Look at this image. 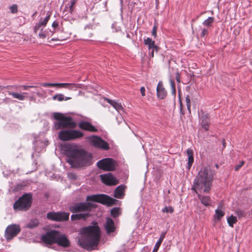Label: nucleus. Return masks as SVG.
I'll return each instance as SVG.
<instances>
[{
  "mask_svg": "<svg viewBox=\"0 0 252 252\" xmlns=\"http://www.w3.org/2000/svg\"><path fill=\"white\" fill-rule=\"evenodd\" d=\"M180 106H181V112H182V105L181 103L180 104ZM182 113L183 114V113Z\"/></svg>",
  "mask_w": 252,
  "mask_h": 252,
  "instance_id": "obj_58",
  "label": "nucleus"
},
{
  "mask_svg": "<svg viewBox=\"0 0 252 252\" xmlns=\"http://www.w3.org/2000/svg\"><path fill=\"white\" fill-rule=\"evenodd\" d=\"M187 154L188 156V162L187 168L188 170H189L194 161L193 152L191 149H188L187 150Z\"/></svg>",
  "mask_w": 252,
  "mask_h": 252,
  "instance_id": "obj_27",
  "label": "nucleus"
},
{
  "mask_svg": "<svg viewBox=\"0 0 252 252\" xmlns=\"http://www.w3.org/2000/svg\"><path fill=\"white\" fill-rule=\"evenodd\" d=\"M174 212V209L171 206L165 207L162 209V213H172Z\"/></svg>",
  "mask_w": 252,
  "mask_h": 252,
  "instance_id": "obj_38",
  "label": "nucleus"
},
{
  "mask_svg": "<svg viewBox=\"0 0 252 252\" xmlns=\"http://www.w3.org/2000/svg\"><path fill=\"white\" fill-rule=\"evenodd\" d=\"M185 101L186 102V105L187 106L188 110L189 111V113H191V109H190L191 103H190V96L189 95H187L186 96Z\"/></svg>",
  "mask_w": 252,
  "mask_h": 252,
  "instance_id": "obj_36",
  "label": "nucleus"
},
{
  "mask_svg": "<svg viewBox=\"0 0 252 252\" xmlns=\"http://www.w3.org/2000/svg\"><path fill=\"white\" fill-rule=\"evenodd\" d=\"M210 29L208 28L204 27L203 28L200 33V36L201 38H205L209 33V30Z\"/></svg>",
  "mask_w": 252,
  "mask_h": 252,
  "instance_id": "obj_35",
  "label": "nucleus"
},
{
  "mask_svg": "<svg viewBox=\"0 0 252 252\" xmlns=\"http://www.w3.org/2000/svg\"><path fill=\"white\" fill-rule=\"evenodd\" d=\"M244 164V161H241L240 162V163L239 164H237L235 166V170L236 171H237L243 165V164Z\"/></svg>",
  "mask_w": 252,
  "mask_h": 252,
  "instance_id": "obj_43",
  "label": "nucleus"
},
{
  "mask_svg": "<svg viewBox=\"0 0 252 252\" xmlns=\"http://www.w3.org/2000/svg\"><path fill=\"white\" fill-rule=\"evenodd\" d=\"M39 224V221L37 219H33L27 224V227L30 228H33L37 226Z\"/></svg>",
  "mask_w": 252,
  "mask_h": 252,
  "instance_id": "obj_31",
  "label": "nucleus"
},
{
  "mask_svg": "<svg viewBox=\"0 0 252 252\" xmlns=\"http://www.w3.org/2000/svg\"><path fill=\"white\" fill-rule=\"evenodd\" d=\"M152 35L154 36L155 37L157 36V26H154L152 31Z\"/></svg>",
  "mask_w": 252,
  "mask_h": 252,
  "instance_id": "obj_44",
  "label": "nucleus"
},
{
  "mask_svg": "<svg viewBox=\"0 0 252 252\" xmlns=\"http://www.w3.org/2000/svg\"><path fill=\"white\" fill-rule=\"evenodd\" d=\"M115 109L119 112L120 110L123 109V107L121 103H118L116 101H114V102L112 104V105Z\"/></svg>",
  "mask_w": 252,
  "mask_h": 252,
  "instance_id": "obj_37",
  "label": "nucleus"
},
{
  "mask_svg": "<svg viewBox=\"0 0 252 252\" xmlns=\"http://www.w3.org/2000/svg\"><path fill=\"white\" fill-rule=\"evenodd\" d=\"M141 95L144 96L145 95V89L144 87H141L140 89Z\"/></svg>",
  "mask_w": 252,
  "mask_h": 252,
  "instance_id": "obj_46",
  "label": "nucleus"
},
{
  "mask_svg": "<svg viewBox=\"0 0 252 252\" xmlns=\"http://www.w3.org/2000/svg\"><path fill=\"white\" fill-rule=\"evenodd\" d=\"M32 202V194L31 193H24L15 202L13 209L15 211H26L31 207Z\"/></svg>",
  "mask_w": 252,
  "mask_h": 252,
  "instance_id": "obj_5",
  "label": "nucleus"
},
{
  "mask_svg": "<svg viewBox=\"0 0 252 252\" xmlns=\"http://www.w3.org/2000/svg\"><path fill=\"white\" fill-rule=\"evenodd\" d=\"M197 194L199 199L200 200L202 204L206 207H209L211 205L212 200L209 196H205L201 195L200 192L196 193Z\"/></svg>",
  "mask_w": 252,
  "mask_h": 252,
  "instance_id": "obj_24",
  "label": "nucleus"
},
{
  "mask_svg": "<svg viewBox=\"0 0 252 252\" xmlns=\"http://www.w3.org/2000/svg\"><path fill=\"white\" fill-rule=\"evenodd\" d=\"M69 216V213L64 212H51L47 214L48 219L56 221H66L68 220Z\"/></svg>",
  "mask_w": 252,
  "mask_h": 252,
  "instance_id": "obj_11",
  "label": "nucleus"
},
{
  "mask_svg": "<svg viewBox=\"0 0 252 252\" xmlns=\"http://www.w3.org/2000/svg\"><path fill=\"white\" fill-rule=\"evenodd\" d=\"M73 10V7H71V5H70L69 6V11L70 12L72 13Z\"/></svg>",
  "mask_w": 252,
  "mask_h": 252,
  "instance_id": "obj_55",
  "label": "nucleus"
},
{
  "mask_svg": "<svg viewBox=\"0 0 252 252\" xmlns=\"http://www.w3.org/2000/svg\"><path fill=\"white\" fill-rule=\"evenodd\" d=\"M157 96L158 98L164 99L166 95L167 92L163 87L161 82H159L157 88Z\"/></svg>",
  "mask_w": 252,
  "mask_h": 252,
  "instance_id": "obj_23",
  "label": "nucleus"
},
{
  "mask_svg": "<svg viewBox=\"0 0 252 252\" xmlns=\"http://www.w3.org/2000/svg\"><path fill=\"white\" fill-rule=\"evenodd\" d=\"M90 216L91 214L89 212L73 214L71 216V220L73 221L79 220H86Z\"/></svg>",
  "mask_w": 252,
  "mask_h": 252,
  "instance_id": "obj_22",
  "label": "nucleus"
},
{
  "mask_svg": "<svg viewBox=\"0 0 252 252\" xmlns=\"http://www.w3.org/2000/svg\"><path fill=\"white\" fill-rule=\"evenodd\" d=\"M58 22H57V21H54L53 23H52V27H53L54 28H57L58 27Z\"/></svg>",
  "mask_w": 252,
  "mask_h": 252,
  "instance_id": "obj_49",
  "label": "nucleus"
},
{
  "mask_svg": "<svg viewBox=\"0 0 252 252\" xmlns=\"http://www.w3.org/2000/svg\"><path fill=\"white\" fill-rule=\"evenodd\" d=\"M213 176L212 170L207 167L202 169L194 181L192 190L196 193H208L211 189Z\"/></svg>",
  "mask_w": 252,
  "mask_h": 252,
  "instance_id": "obj_3",
  "label": "nucleus"
},
{
  "mask_svg": "<svg viewBox=\"0 0 252 252\" xmlns=\"http://www.w3.org/2000/svg\"><path fill=\"white\" fill-rule=\"evenodd\" d=\"M165 234L166 233L164 232V233H162L160 236V237L158 239V240L157 242V243H156L155 245V247H154V248L153 249V252H157V251H158L161 243L162 242L164 237H165Z\"/></svg>",
  "mask_w": 252,
  "mask_h": 252,
  "instance_id": "obj_28",
  "label": "nucleus"
},
{
  "mask_svg": "<svg viewBox=\"0 0 252 252\" xmlns=\"http://www.w3.org/2000/svg\"><path fill=\"white\" fill-rule=\"evenodd\" d=\"M57 83H44L42 84V86L43 87H56Z\"/></svg>",
  "mask_w": 252,
  "mask_h": 252,
  "instance_id": "obj_41",
  "label": "nucleus"
},
{
  "mask_svg": "<svg viewBox=\"0 0 252 252\" xmlns=\"http://www.w3.org/2000/svg\"><path fill=\"white\" fill-rule=\"evenodd\" d=\"M126 188V186L121 185L118 186L114 192V196L118 199H122L125 195V190Z\"/></svg>",
  "mask_w": 252,
  "mask_h": 252,
  "instance_id": "obj_20",
  "label": "nucleus"
},
{
  "mask_svg": "<svg viewBox=\"0 0 252 252\" xmlns=\"http://www.w3.org/2000/svg\"><path fill=\"white\" fill-rule=\"evenodd\" d=\"M170 86H171L172 90H174V88H175V82H174V80H173L172 79H170Z\"/></svg>",
  "mask_w": 252,
  "mask_h": 252,
  "instance_id": "obj_45",
  "label": "nucleus"
},
{
  "mask_svg": "<svg viewBox=\"0 0 252 252\" xmlns=\"http://www.w3.org/2000/svg\"><path fill=\"white\" fill-rule=\"evenodd\" d=\"M68 158L66 162L71 167L81 168L92 164V156L85 150L75 145H69L65 150Z\"/></svg>",
  "mask_w": 252,
  "mask_h": 252,
  "instance_id": "obj_1",
  "label": "nucleus"
},
{
  "mask_svg": "<svg viewBox=\"0 0 252 252\" xmlns=\"http://www.w3.org/2000/svg\"><path fill=\"white\" fill-rule=\"evenodd\" d=\"M216 167L218 168H219V165L218 164H216Z\"/></svg>",
  "mask_w": 252,
  "mask_h": 252,
  "instance_id": "obj_59",
  "label": "nucleus"
},
{
  "mask_svg": "<svg viewBox=\"0 0 252 252\" xmlns=\"http://www.w3.org/2000/svg\"><path fill=\"white\" fill-rule=\"evenodd\" d=\"M144 43L147 45L149 48V54L151 57H154V52H158V47L155 44L154 40L149 37L144 39Z\"/></svg>",
  "mask_w": 252,
  "mask_h": 252,
  "instance_id": "obj_15",
  "label": "nucleus"
},
{
  "mask_svg": "<svg viewBox=\"0 0 252 252\" xmlns=\"http://www.w3.org/2000/svg\"><path fill=\"white\" fill-rule=\"evenodd\" d=\"M106 100L108 102L109 104L112 105V104L114 102V100H111L109 98H106Z\"/></svg>",
  "mask_w": 252,
  "mask_h": 252,
  "instance_id": "obj_52",
  "label": "nucleus"
},
{
  "mask_svg": "<svg viewBox=\"0 0 252 252\" xmlns=\"http://www.w3.org/2000/svg\"><path fill=\"white\" fill-rule=\"evenodd\" d=\"M225 213L223 211L220 209H217L215 210V219L220 220L224 215Z\"/></svg>",
  "mask_w": 252,
  "mask_h": 252,
  "instance_id": "obj_33",
  "label": "nucleus"
},
{
  "mask_svg": "<svg viewBox=\"0 0 252 252\" xmlns=\"http://www.w3.org/2000/svg\"><path fill=\"white\" fill-rule=\"evenodd\" d=\"M84 136V133L77 130H62L59 133V138L62 141L74 140Z\"/></svg>",
  "mask_w": 252,
  "mask_h": 252,
  "instance_id": "obj_7",
  "label": "nucleus"
},
{
  "mask_svg": "<svg viewBox=\"0 0 252 252\" xmlns=\"http://www.w3.org/2000/svg\"><path fill=\"white\" fill-rule=\"evenodd\" d=\"M237 214L239 218L244 217L246 216V213L242 210L238 209L237 210Z\"/></svg>",
  "mask_w": 252,
  "mask_h": 252,
  "instance_id": "obj_40",
  "label": "nucleus"
},
{
  "mask_svg": "<svg viewBox=\"0 0 252 252\" xmlns=\"http://www.w3.org/2000/svg\"><path fill=\"white\" fill-rule=\"evenodd\" d=\"M65 40V39H63V38L59 39V38H53L51 39V41H59V40L63 41V40Z\"/></svg>",
  "mask_w": 252,
  "mask_h": 252,
  "instance_id": "obj_51",
  "label": "nucleus"
},
{
  "mask_svg": "<svg viewBox=\"0 0 252 252\" xmlns=\"http://www.w3.org/2000/svg\"><path fill=\"white\" fill-rule=\"evenodd\" d=\"M227 220L229 225L231 227H233V224L236 223L237 221L236 217L233 216V215L229 217Z\"/></svg>",
  "mask_w": 252,
  "mask_h": 252,
  "instance_id": "obj_32",
  "label": "nucleus"
},
{
  "mask_svg": "<svg viewBox=\"0 0 252 252\" xmlns=\"http://www.w3.org/2000/svg\"><path fill=\"white\" fill-rule=\"evenodd\" d=\"M59 231L56 230L48 231L45 235L42 236V240L47 244L56 243L57 237L59 236Z\"/></svg>",
  "mask_w": 252,
  "mask_h": 252,
  "instance_id": "obj_12",
  "label": "nucleus"
},
{
  "mask_svg": "<svg viewBox=\"0 0 252 252\" xmlns=\"http://www.w3.org/2000/svg\"><path fill=\"white\" fill-rule=\"evenodd\" d=\"M51 17V14L47 13L46 17L44 19L41 18L38 23L34 27V32H37V31L40 29L41 27H45Z\"/></svg>",
  "mask_w": 252,
  "mask_h": 252,
  "instance_id": "obj_21",
  "label": "nucleus"
},
{
  "mask_svg": "<svg viewBox=\"0 0 252 252\" xmlns=\"http://www.w3.org/2000/svg\"><path fill=\"white\" fill-rule=\"evenodd\" d=\"M222 143L223 148H225L226 147V142L224 139H222Z\"/></svg>",
  "mask_w": 252,
  "mask_h": 252,
  "instance_id": "obj_54",
  "label": "nucleus"
},
{
  "mask_svg": "<svg viewBox=\"0 0 252 252\" xmlns=\"http://www.w3.org/2000/svg\"><path fill=\"white\" fill-rule=\"evenodd\" d=\"M96 165L98 168L104 171H113L115 170L117 163L111 158H105L99 160Z\"/></svg>",
  "mask_w": 252,
  "mask_h": 252,
  "instance_id": "obj_9",
  "label": "nucleus"
},
{
  "mask_svg": "<svg viewBox=\"0 0 252 252\" xmlns=\"http://www.w3.org/2000/svg\"><path fill=\"white\" fill-rule=\"evenodd\" d=\"M81 84L71 83H57L56 87L58 88H66L70 90L73 88H80Z\"/></svg>",
  "mask_w": 252,
  "mask_h": 252,
  "instance_id": "obj_25",
  "label": "nucleus"
},
{
  "mask_svg": "<svg viewBox=\"0 0 252 252\" xmlns=\"http://www.w3.org/2000/svg\"><path fill=\"white\" fill-rule=\"evenodd\" d=\"M38 36L42 39H44L46 37L45 33L42 31V29L41 30V32L38 34Z\"/></svg>",
  "mask_w": 252,
  "mask_h": 252,
  "instance_id": "obj_42",
  "label": "nucleus"
},
{
  "mask_svg": "<svg viewBox=\"0 0 252 252\" xmlns=\"http://www.w3.org/2000/svg\"><path fill=\"white\" fill-rule=\"evenodd\" d=\"M10 11L12 13H16L17 12H18V7H17V5L15 4H12L10 7Z\"/></svg>",
  "mask_w": 252,
  "mask_h": 252,
  "instance_id": "obj_39",
  "label": "nucleus"
},
{
  "mask_svg": "<svg viewBox=\"0 0 252 252\" xmlns=\"http://www.w3.org/2000/svg\"><path fill=\"white\" fill-rule=\"evenodd\" d=\"M7 93L9 95H12L13 98H16L19 100H25L27 98L26 95L28 94V93L26 92L22 93H17L8 91Z\"/></svg>",
  "mask_w": 252,
  "mask_h": 252,
  "instance_id": "obj_26",
  "label": "nucleus"
},
{
  "mask_svg": "<svg viewBox=\"0 0 252 252\" xmlns=\"http://www.w3.org/2000/svg\"><path fill=\"white\" fill-rule=\"evenodd\" d=\"M176 79L178 83H180V75L179 72L176 74Z\"/></svg>",
  "mask_w": 252,
  "mask_h": 252,
  "instance_id": "obj_47",
  "label": "nucleus"
},
{
  "mask_svg": "<svg viewBox=\"0 0 252 252\" xmlns=\"http://www.w3.org/2000/svg\"><path fill=\"white\" fill-rule=\"evenodd\" d=\"M0 88H2V87L1 86H0Z\"/></svg>",
  "mask_w": 252,
  "mask_h": 252,
  "instance_id": "obj_62",
  "label": "nucleus"
},
{
  "mask_svg": "<svg viewBox=\"0 0 252 252\" xmlns=\"http://www.w3.org/2000/svg\"><path fill=\"white\" fill-rule=\"evenodd\" d=\"M79 127L84 130L90 132H96L97 129L90 123L86 121H82L78 124Z\"/></svg>",
  "mask_w": 252,
  "mask_h": 252,
  "instance_id": "obj_17",
  "label": "nucleus"
},
{
  "mask_svg": "<svg viewBox=\"0 0 252 252\" xmlns=\"http://www.w3.org/2000/svg\"><path fill=\"white\" fill-rule=\"evenodd\" d=\"M12 87H13V86H7L6 88L8 89H9Z\"/></svg>",
  "mask_w": 252,
  "mask_h": 252,
  "instance_id": "obj_57",
  "label": "nucleus"
},
{
  "mask_svg": "<svg viewBox=\"0 0 252 252\" xmlns=\"http://www.w3.org/2000/svg\"><path fill=\"white\" fill-rule=\"evenodd\" d=\"M172 94L173 95H175L176 94V88H174V90H172Z\"/></svg>",
  "mask_w": 252,
  "mask_h": 252,
  "instance_id": "obj_56",
  "label": "nucleus"
},
{
  "mask_svg": "<svg viewBox=\"0 0 252 252\" xmlns=\"http://www.w3.org/2000/svg\"><path fill=\"white\" fill-rule=\"evenodd\" d=\"M199 119L201 121V126L206 131L209 129V125L210 124V120L209 118L208 114H205L203 111H201L200 113L199 114Z\"/></svg>",
  "mask_w": 252,
  "mask_h": 252,
  "instance_id": "obj_16",
  "label": "nucleus"
},
{
  "mask_svg": "<svg viewBox=\"0 0 252 252\" xmlns=\"http://www.w3.org/2000/svg\"><path fill=\"white\" fill-rule=\"evenodd\" d=\"M120 209L118 207L113 208L111 211V215L114 218H117L120 215Z\"/></svg>",
  "mask_w": 252,
  "mask_h": 252,
  "instance_id": "obj_34",
  "label": "nucleus"
},
{
  "mask_svg": "<svg viewBox=\"0 0 252 252\" xmlns=\"http://www.w3.org/2000/svg\"><path fill=\"white\" fill-rule=\"evenodd\" d=\"M56 243L59 246L65 248L70 246V242L68 239L64 235L61 234L60 232H59V236L57 237Z\"/></svg>",
  "mask_w": 252,
  "mask_h": 252,
  "instance_id": "obj_18",
  "label": "nucleus"
},
{
  "mask_svg": "<svg viewBox=\"0 0 252 252\" xmlns=\"http://www.w3.org/2000/svg\"><path fill=\"white\" fill-rule=\"evenodd\" d=\"M102 182L106 185L114 186L119 183V180L111 173L100 175Z\"/></svg>",
  "mask_w": 252,
  "mask_h": 252,
  "instance_id": "obj_14",
  "label": "nucleus"
},
{
  "mask_svg": "<svg viewBox=\"0 0 252 252\" xmlns=\"http://www.w3.org/2000/svg\"><path fill=\"white\" fill-rule=\"evenodd\" d=\"M21 231L19 225L12 224L9 225L5 230V237L7 240H11L15 237Z\"/></svg>",
  "mask_w": 252,
  "mask_h": 252,
  "instance_id": "obj_13",
  "label": "nucleus"
},
{
  "mask_svg": "<svg viewBox=\"0 0 252 252\" xmlns=\"http://www.w3.org/2000/svg\"><path fill=\"white\" fill-rule=\"evenodd\" d=\"M76 0H71V4H70V5H71V7H73L74 6V4L76 3Z\"/></svg>",
  "mask_w": 252,
  "mask_h": 252,
  "instance_id": "obj_53",
  "label": "nucleus"
},
{
  "mask_svg": "<svg viewBox=\"0 0 252 252\" xmlns=\"http://www.w3.org/2000/svg\"><path fill=\"white\" fill-rule=\"evenodd\" d=\"M96 207V204L91 202H78L70 206L69 210L73 213L89 212Z\"/></svg>",
  "mask_w": 252,
  "mask_h": 252,
  "instance_id": "obj_8",
  "label": "nucleus"
},
{
  "mask_svg": "<svg viewBox=\"0 0 252 252\" xmlns=\"http://www.w3.org/2000/svg\"><path fill=\"white\" fill-rule=\"evenodd\" d=\"M205 12H202V13H201V14H203V13H205Z\"/></svg>",
  "mask_w": 252,
  "mask_h": 252,
  "instance_id": "obj_60",
  "label": "nucleus"
},
{
  "mask_svg": "<svg viewBox=\"0 0 252 252\" xmlns=\"http://www.w3.org/2000/svg\"><path fill=\"white\" fill-rule=\"evenodd\" d=\"M68 176L69 178L71 179L75 180L76 179L75 175L73 173H70L69 174H68Z\"/></svg>",
  "mask_w": 252,
  "mask_h": 252,
  "instance_id": "obj_48",
  "label": "nucleus"
},
{
  "mask_svg": "<svg viewBox=\"0 0 252 252\" xmlns=\"http://www.w3.org/2000/svg\"><path fill=\"white\" fill-rule=\"evenodd\" d=\"M52 99L54 100H57L59 101H62L63 100H67L71 99L70 97H64V95L62 94H58L54 95L52 97Z\"/></svg>",
  "mask_w": 252,
  "mask_h": 252,
  "instance_id": "obj_30",
  "label": "nucleus"
},
{
  "mask_svg": "<svg viewBox=\"0 0 252 252\" xmlns=\"http://www.w3.org/2000/svg\"><path fill=\"white\" fill-rule=\"evenodd\" d=\"M104 227L107 234H110L114 232L116 229L114 222L112 219L110 218L106 219Z\"/></svg>",
  "mask_w": 252,
  "mask_h": 252,
  "instance_id": "obj_19",
  "label": "nucleus"
},
{
  "mask_svg": "<svg viewBox=\"0 0 252 252\" xmlns=\"http://www.w3.org/2000/svg\"><path fill=\"white\" fill-rule=\"evenodd\" d=\"M87 201H93L98 202L108 206H112L114 205H117L119 200L110 197L104 194H98L88 196L86 198Z\"/></svg>",
  "mask_w": 252,
  "mask_h": 252,
  "instance_id": "obj_6",
  "label": "nucleus"
},
{
  "mask_svg": "<svg viewBox=\"0 0 252 252\" xmlns=\"http://www.w3.org/2000/svg\"><path fill=\"white\" fill-rule=\"evenodd\" d=\"M100 236V229L97 225L86 227L83 229L82 234L78 239V244L87 251L96 250Z\"/></svg>",
  "mask_w": 252,
  "mask_h": 252,
  "instance_id": "obj_2",
  "label": "nucleus"
},
{
  "mask_svg": "<svg viewBox=\"0 0 252 252\" xmlns=\"http://www.w3.org/2000/svg\"><path fill=\"white\" fill-rule=\"evenodd\" d=\"M90 144L96 148L108 150L110 147L108 143L98 136L93 135L87 138Z\"/></svg>",
  "mask_w": 252,
  "mask_h": 252,
  "instance_id": "obj_10",
  "label": "nucleus"
},
{
  "mask_svg": "<svg viewBox=\"0 0 252 252\" xmlns=\"http://www.w3.org/2000/svg\"><path fill=\"white\" fill-rule=\"evenodd\" d=\"M214 18L209 17L202 22V25L206 28L210 29L212 27V24L214 22Z\"/></svg>",
  "mask_w": 252,
  "mask_h": 252,
  "instance_id": "obj_29",
  "label": "nucleus"
},
{
  "mask_svg": "<svg viewBox=\"0 0 252 252\" xmlns=\"http://www.w3.org/2000/svg\"><path fill=\"white\" fill-rule=\"evenodd\" d=\"M53 117L58 121L55 123V126L57 129L65 128H74L77 126V123L70 117H66L60 113H54Z\"/></svg>",
  "mask_w": 252,
  "mask_h": 252,
  "instance_id": "obj_4",
  "label": "nucleus"
},
{
  "mask_svg": "<svg viewBox=\"0 0 252 252\" xmlns=\"http://www.w3.org/2000/svg\"><path fill=\"white\" fill-rule=\"evenodd\" d=\"M54 33V32H53L52 35H53Z\"/></svg>",
  "mask_w": 252,
  "mask_h": 252,
  "instance_id": "obj_61",
  "label": "nucleus"
},
{
  "mask_svg": "<svg viewBox=\"0 0 252 252\" xmlns=\"http://www.w3.org/2000/svg\"><path fill=\"white\" fill-rule=\"evenodd\" d=\"M22 87L23 88L24 90H27L29 89V88H34V86H25V85L22 86Z\"/></svg>",
  "mask_w": 252,
  "mask_h": 252,
  "instance_id": "obj_50",
  "label": "nucleus"
}]
</instances>
